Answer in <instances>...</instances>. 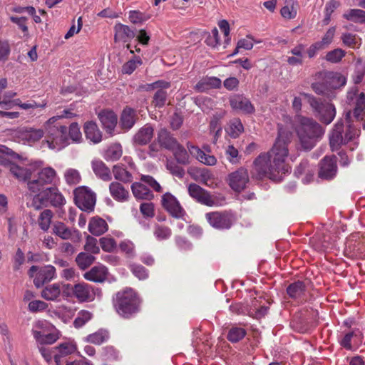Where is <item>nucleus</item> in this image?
Returning <instances> with one entry per match:
<instances>
[{
    "label": "nucleus",
    "instance_id": "1",
    "mask_svg": "<svg viewBox=\"0 0 365 365\" xmlns=\"http://www.w3.org/2000/svg\"><path fill=\"white\" fill-rule=\"evenodd\" d=\"M56 178V170L47 167L41 169L38 173V176L28 182L27 189L33 195L31 202H28L29 207L38 210L42 208L46 201H49L54 207H61L66 203L65 197L57 187H47Z\"/></svg>",
    "mask_w": 365,
    "mask_h": 365
},
{
    "label": "nucleus",
    "instance_id": "2",
    "mask_svg": "<svg viewBox=\"0 0 365 365\" xmlns=\"http://www.w3.org/2000/svg\"><path fill=\"white\" fill-rule=\"evenodd\" d=\"M296 133L301 149L308 151L322 139L324 129L314 119L302 116L299 118Z\"/></svg>",
    "mask_w": 365,
    "mask_h": 365
},
{
    "label": "nucleus",
    "instance_id": "3",
    "mask_svg": "<svg viewBox=\"0 0 365 365\" xmlns=\"http://www.w3.org/2000/svg\"><path fill=\"white\" fill-rule=\"evenodd\" d=\"M292 134L289 130L282 128H279L278 136L269 151L267 152L272 156L274 166L282 173L289 171L285 161L289 155L288 144L291 142Z\"/></svg>",
    "mask_w": 365,
    "mask_h": 365
},
{
    "label": "nucleus",
    "instance_id": "4",
    "mask_svg": "<svg viewBox=\"0 0 365 365\" xmlns=\"http://www.w3.org/2000/svg\"><path fill=\"white\" fill-rule=\"evenodd\" d=\"M56 118H50L43 125L46 133L43 145L52 150H61L70 144L68 129L65 125H57Z\"/></svg>",
    "mask_w": 365,
    "mask_h": 365
},
{
    "label": "nucleus",
    "instance_id": "5",
    "mask_svg": "<svg viewBox=\"0 0 365 365\" xmlns=\"http://www.w3.org/2000/svg\"><path fill=\"white\" fill-rule=\"evenodd\" d=\"M281 170L274 166L272 156L267 153L259 154L254 160L252 170V178L262 179L267 178L277 180Z\"/></svg>",
    "mask_w": 365,
    "mask_h": 365
},
{
    "label": "nucleus",
    "instance_id": "6",
    "mask_svg": "<svg viewBox=\"0 0 365 365\" xmlns=\"http://www.w3.org/2000/svg\"><path fill=\"white\" fill-rule=\"evenodd\" d=\"M0 165L8 168L10 173L18 180L27 181V183L38 176L37 168L40 166L37 163H30L23 160L11 163L6 160H0Z\"/></svg>",
    "mask_w": 365,
    "mask_h": 365
},
{
    "label": "nucleus",
    "instance_id": "7",
    "mask_svg": "<svg viewBox=\"0 0 365 365\" xmlns=\"http://www.w3.org/2000/svg\"><path fill=\"white\" fill-rule=\"evenodd\" d=\"M115 307L123 317H129L139 309L140 300L132 289H127L116 294Z\"/></svg>",
    "mask_w": 365,
    "mask_h": 365
},
{
    "label": "nucleus",
    "instance_id": "8",
    "mask_svg": "<svg viewBox=\"0 0 365 365\" xmlns=\"http://www.w3.org/2000/svg\"><path fill=\"white\" fill-rule=\"evenodd\" d=\"M303 96L307 99V103L313 109L315 116L322 123L329 125L333 121L336 115V109L332 103L322 101L309 94H303Z\"/></svg>",
    "mask_w": 365,
    "mask_h": 365
},
{
    "label": "nucleus",
    "instance_id": "9",
    "mask_svg": "<svg viewBox=\"0 0 365 365\" xmlns=\"http://www.w3.org/2000/svg\"><path fill=\"white\" fill-rule=\"evenodd\" d=\"M76 205L83 211L91 212L96 204L95 193L86 186H81L73 191Z\"/></svg>",
    "mask_w": 365,
    "mask_h": 365
},
{
    "label": "nucleus",
    "instance_id": "10",
    "mask_svg": "<svg viewBox=\"0 0 365 365\" xmlns=\"http://www.w3.org/2000/svg\"><path fill=\"white\" fill-rule=\"evenodd\" d=\"M349 104L354 106V115L357 120H363L365 116V92H361L357 87L351 88L347 92Z\"/></svg>",
    "mask_w": 365,
    "mask_h": 365
},
{
    "label": "nucleus",
    "instance_id": "11",
    "mask_svg": "<svg viewBox=\"0 0 365 365\" xmlns=\"http://www.w3.org/2000/svg\"><path fill=\"white\" fill-rule=\"evenodd\" d=\"M29 275L34 279L35 286L38 288L55 278L56 269L51 265L41 267L32 266L29 270Z\"/></svg>",
    "mask_w": 365,
    "mask_h": 365
},
{
    "label": "nucleus",
    "instance_id": "12",
    "mask_svg": "<svg viewBox=\"0 0 365 365\" xmlns=\"http://www.w3.org/2000/svg\"><path fill=\"white\" fill-rule=\"evenodd\" d=\"M74 297L81 302H93L101 294L100 289L85 282L75 284L72 287Z\"/></svg>",
    "mask_w": 365,
    "mask_h": 365
},
{
    "label": "nucleus",
    "instance_id": "13",
    "mask_svg": "<svg viewBox=\"0 0 365 365\" xmlns=\"http://www.w3.org/2000/svg\"><path fill=\"white\" fill-rule=\"evenodd\" d=\"M249 174L246 168L241 167L237 170L230 173L227 181L229 186L236 192H241L244 190L249 182Z\"/></svg>",
    "mask_w": 365,
    "mask_h": 365
},
{
    "label": "nucleus",
    "instance_id": "14",
    "mask_svg": "<svg viewBox=\"0 0 365 365\" xmlns=\"http://www.w3.org/2000/svg\"><path fill=\"white\" fill-rule=\"evenodd\" d=\"M209 224L218 230L229 229L232 226V215L227 212H211L205 215Z\"/></svg>",
    "mask_w": 365,
    "mask_h": 365
},
{
    "label": "nucleus",
    "instance_id": "15",
    "mask_svg": "<svg viewBox=\"0 0 365 365\" xmlns=\"http://www.w3.org/2000/svg\"><path fill=\"white\" fill-rule=\"evenodd\" d=\"M53 233L63 240H71L73 242L78 243L81 240V234L78 230L71 229L61 222L54 223Z\"/></svg>",
    "mask_w": 365,
    "mask_h": 365
},
{
    "label": "nucleus",
    "instance_id": "16",
    "mask_svg": "<svg viewBox=\"0 0 365 365\" xmlns=\"http://www.w3.org/2000/svg\"><path fill=\"white\" fill-rule=\"evenodd\" d=\"M124 160L127 162L128 168L125 167L121 163L117 164L113 168V174L115 180L126 183L131 182L133 180L130 170L134 168V163L130 158H125Z\"/></svg>",
    "mask_w": 365,
    "mask_h": 365
},
{
    "label": "nucleus",
    "instance_id": "17",
    "mask_svg": "<svg viewBox=\"0 0 365 365\" xmlns=\"http://www.w3.org/2000/svg\"><path fill=\"white\" fill-rule=\"evenodd\" d=\"M162 204L163 207L174 217L180 218L184 215V210L178 200L170 193L166 192L163 195Z\"/></svg>",
    "mask_w": 365,
    "mask_h": 365
},
{
    "label": "nucleus",
    "instance_id": "18",
    "mask_svg": "<svg viewBox=\"0 0 365 365\" xmlns=\"http://www.w3.org/2000/svg\"><path fill=\"white\" fill-rule=\"evenodd\" d=\"M364 338L363 331L359 329H355L344 335L340 341V344L346 349L351 350L354 346L358 347L363 342Z\"/></svg>",
    "mask_w": 365,
    "mask_h": 365
},
{
    "label": "nucleus",
    "instance_id": "19",
    "mask_svg": "<svg viewBox=\"0 0 365 365\" xmlns=\"http://www.w3.org/2000/svg\"><path fill=\"white\" fill-rule=\"evenodd\" d=\"M188 192L192 198L203 205L212 206L215 203L210 194L197 184H190L188 186Z\"/></svg>",
    "mask_w": 365,
    "mask_h": 365
},
{
    "label": "nucleus",
    "instance_id": "20",
    "mask_svg": "<svg viewBox=\"0 0 365 365\" xmlns=\"http://www.w3.org/2000/svg\"><path fill=\"white\" fill-rule=\"evenodd\" d=\"M46 102L38 103L34 100H29L26 102H22L20 98H14L13 101H9L6 110L11 109L16 106L21 109L32 113L33 111L37 108L43 109L46 106Z\"/></svg>",
    "mask_w": 365,
    "mask_h": 365
},
{
    "label": "nucleus",
    "instance_id": "21",
    "mask_svg": "<svg viewBox=\"0 0 365 365\" xmlns=\"http://www.w3.org/2000/svg\"><path fill=\"white\" fill-rule=\"evenodd\" d=\"M319 176L324 179H331L336 173V164L335 157L326 156L319 165Z\"/></svg>",
    "mask_w": 365,
    "mask_h": 365
},
{
    "label": "nucleus",
    "instance_id": "22",
    "mask_svg": "<svg viewBox=\"0 0 365 365\" xmlns=\"http://www.w3.org/2000/svg\"><path fill=\"white\" fill-rule=\"evenodd\" d=\"M98 118L106 132L112 134L117 124L116 114L112 110H104L98 113Z\"/></svg>",
    "mask_w": 365,
    "mask_h": 365
},
{
    "label": "nucleus",
    "instance_id": "23",
    "mask_svg": "<svg viewBox=\"0 0 365 365\" xmlns=\"http://www.w3.org/2000/svg\"><path fill=\"white\" fill-rule=\"evenodd\" d=\"M187 148L192 155L204 165L213 166L217 163V158L212 155L205 153L200 148L195 145H187Z\"/></svg>",
    "mask_w": 365,
    "mask_h": 365
},
{
    "label": "nucleus",
    "instance_id": "24",
    "mask_svg": "<svg viewBox=\"0 0 365 365\" xmlns=\"http://www.w3.org/2000/svg\"><path fill=\"white\" fill-rule=\"evenodd\" d=\"M109 192L112 197L120 202H124L129 200V191L118 182H112L109 185Z\"/></svg>",
    "mask_w": 365,
    "mask_h": 365
},
{
    "label": "nucleus",
    "instance_id": "25",
    "mask_svg": "<svg viewBox=\"0 0 365 365\" xmlns=\"http://www.w3.org/2000/svg\"><path fill=\"white\" fill-rule=\"evenodd\" d=\"M343 130V123L337 122L329 136V144L332 150H337L341 144L346 143L342 135Z\"/></svg>",
    "mask_w": 365,
    "mask_h": 365
},
{
    "label": "nucleus",
    "instance_id": "26",
    "mask_svg": "<svg viewBox=\"0 0 365 365\" xmlns=\"http://www.w3.org/2000/svg\"><path fill=\"white\" fill-rule=\"evenodd\" d=\"M114 31V39L115 42L126 43L135 36L133 30H131L128 26L120 23L115 25Z\"/></svg>",
    "mask_w": 365,
    "mask_h": 365
},
{
    "label": "nucleus",
    "instance_id": "27",
    "mask_svg": "<svg viewBox=\"0 0 365 365\" xmlns=\"http://www.w3.org/2000/svg\"><path fill=\"white\" fill-rule=\"evenodd\" d=\"M230 105L233 109L245 113H252L255 110L254 106L250 101L242 96H237L232 98L230 99Z\"/></svg>",
    "mask_w": 365,
    "mask_h": 365
},
{
    "label": "nucleus",
    "instance_id": "28",
    "mask_svg": "<svg viewBox=\"0 0 365 365\" xmlns=\"http://www.w3.org/2000/svg\"><path fill=\"white\" fill-rule=\"evenodd\" d=\"M324 81L329 89H336L346 83V77L338 72H327L324 75Z\"/></svg>",
    "mask_w": 365,
    "mask_h": 365
},
{
    "label": "nucleus",
    "instance_id": "29",
    "mask_svg": "<svg viewBox=\"0 0 365 365\" xmlns=\"http://www.w3.org/2000/svg\"><path fill=\"white\" fill-rule=\"evenodd\" d=\"M107 268L103 265L95 266L88 272L84 273L83 277L86 279L94 282H102L107 277Z\"/></svg>",
    "mask_w": 365,
    "mask_h": 365
},
{
    "label": "nucleus",
    "instance_id": "30",
    "mask_svg": "<svg viewBox=\"0 0 365 365\" xmlns=\"http://www.w3.org/2000/svg\"><path fill=\"white\" fill-rule=\"evenodd\" d=\"M158 141L160 146L171 151L179 144L178 140L166 129H161L158 132Z\"/></svg>",
    "mask_w": 365,
    "mask_h": 365
},
{
    "label": "nucleus",
    "instance_id": "31",
    "mask_svg": "<svg viewBox=\"0 0 365 365\" xmlns=\"http://www.w3.org/2000/svg\"><path fill=\"white\" fill-rule=\"evenodd\" d=\"M294 173L297 177L304 175L302 178V181L306 184L312 181L314 175V168L311 166L307 160H303L296 168Z\"/></svg>",
    "mask_w": 365,
    "mask_h": 365
},
{
    "label": "nucleus",
    "instance_id": "32",
    "mask_svg": "<svg viewBox=\"0 0 365 365\" xmlns=\"http://www.w3.org/2000/svg\"><path fill=\"white\" fill-rule=\"evenodd\" d=\"M86 138L93 143H98L102 140V134L96 123L93 121L86 122L83 126Z\"/></svg>",
    "mask_w": 365,
    "mask_h": 365
},
{
    "label": "nucleus",
    "instance_id": "33",
    "mask_svg": "<svg viewBox=\"0 0 365 365\" xmlns=\"http://www.w3.org/2000/svg\"><path fill=\"white\" fill-rule=\"evenodd\" d=\"M108 230L107 222L99 217H92L88 223V231L93 235L100 236Z\"/></svg>",
    "mask_w": 365,
    "mask_h": 365
},
{
    "label": "nucleus",
    "instance_id": "34",
    "mask_svg": "<svg viewBox=\"0 0 365 365\" xmlns=\"http://www.w3.org/2000/svg\"><path fill=\"white\" fill-rule=\"evenodd\" d=\"M153 128L150 125H145L141 128L134 135L133 141L138 145L148 143L153 136Z\"/></svg>",
    "mask_w": 365,
    "mask_h": 365
},
{
    "label": "nucleus",
    "instance_id": "35",
    "mask_svg": "<svg viewBox=\"0 0 365 365\" xmlns=\"http://www.w3.org/2000/svg\"><path fill=\"white\" fill-rule=\"evenodd\" d=\"M94 173L104 181L111 180V174L108 168L101 160H93L91 163Z\"/></svg>",
    "mask_w": 365,
    "mask_h": 365
},
{
    "label": "nucleus",
    "instance_id": "36",
    "mask_svg": "<svg viewBox=\"0 0 365 365\" xmlns=\"http://www.w3.org/2000/svg\"><path fill=\"white\" fill-rule=\"evenodd\" d=\"M221 80L217 77H206L200 80L195 86L199 92H203L211 88H218L221 86Z\"/></svg>",
    "mask_w": 365,
    "mask_h": 365
},
{
    "label": "nucleus",
    "instance_id": "37",
    "mask_svg": "<svg viewBox=\"0 0 365 365\" xmlns=\"http://www.w3.org/2000/svg\"><path fill=\"white\" fill-rule=\"evenodd\" d=\"M61 293V285L54 283L45 287L41 291V296L47 301H58Z\"/></svg>",
    "mask_w": 365,
    "mask_h": 365
},
{
    "label": "nucleus",
    "instance_id": "38",
    "mask_svg": "<svg viewBox=\"0 0 365 365\" xmlns=\"http://www.w3.org/2000/svg\"><path fill=\"white\" fill-rule=\"evenodd\" d=\"M20 134L23 140L31 143L41 139L44 135V131L42 129L25 128L21 130Z\"/></svg>",
    "mask_w": 365,
    "mask_h": 365
},
{
    "label": "nucleus",
    "instance_id": "39",
    "mask_svg": "<svg viewBox=\"0 0 365 365\" xmlns=\"http://www.w3.org/2000/svg\"><path fill=\"white\" fill-rule=\"evenodd\" d=\"M131 190L134 197L138 200H151L153 197L150 189L141 182H133Z\"/></svg>",
    "mask_w": 365,
    "mask_h": 365
},
{
    "label": "nucleus",
    "instance_id": "40",
    "mask_svg": "<svg viewBox=\"0 0 365 365\" xmlns=\"http://www.w3.org/2000/svg\"><path fill=\"white\" fill-rule=\"evenodd\" d=\"M59 354L54 355V359L57 365H60L61 358L74 353L76 349V344L74 341H66L56 347Z\"/></svg>",
    "mask_w": 365,
    "mask_h": 365
},
{
    "label": "nucleus",
    "instance_id": "41",
    "mask_svg": "<svg viewBox=\"0 0 365 365\" xmlns=\"http://www.w3.org/2000/svg\"><path fill=\"white\" fill-rule=\"evenodd\" d=\"M298 4L295 0H285L284 6L281 9V14L284 19H294L297 14Z\"/></svg>",
    "mask_w": 365,
    "mask_h": 365
},
{
    "label": "nucleus",
    "instance_id": "42",
    "mask_svg": "<svg viewBox=\"0 0 365 365\" xmlns=\"http://www.w3.org/2000/svg\"><path fill=\"white\" fill-rule=\"evenodd\" d=\"M135 122V110L130 108H125L120 117V123L123 128H131Z\"/></svg>",
    "mask_w": 365,
    "mask_h": 365
},
{
    "label": "nucleus",
    "instance_id": "43",
    "mask_svg": "<svg viewBox=\"0 0 365 365\" xmlns=\"http://www.w3.org/2000/svg\"><path fill=\"white\" fill-rule=\"evenodd\" d=\"M53 216V212L48 209H46L40 213L38 217V224L42 230L47 231L50 228Z\"/></svg>",
    "mask_w": 365,
    "mask_h": 365
},
{
    "label": "nucleus",
    "instance_id": "44",
    "mask_svg": "<svg viewBox=\"0 0 365 365\" xmlns=\"http://www.w3.org/2000/svg\"><path fill=\"white\" fill-rule=\"evenodd\" d=\"M246 330L237 326H232L228 331L227 339L232 343L242 340L246 336Z\"/></svg>",
    "mask_w": 365,
    "mask_h": 365
},
{
    "label": "nucleus",
    "instance_id": "45",
    "mask_svg": "<svg viewBox=\"0 0 365 365\" xmlns=\"http://www.w3.org/2000/svg\"><path fill=\"white\" fill-rule=\"evenodd\" d=\"M109 338V334L107 331L100 329L98 331L91 334L86 336V341L100 345L102 343L106 341Z\"/></svg>",
    "mask_w": 365,
    "mask_h": 365
},
{
    "label": "nucleus",
    "instance_id": "46",
    "mask_svg": "<svg viewBox=\"0 0 365 365\" xmlns=\"http://www.w3.org/2000/svg\"><path fill=\"white\" fill-rule=\"evenodd\" d=\"M346 19L356 23L365 22V11L361 9H349L343 14Z\"/></svg>",
    "mask_w": 365,
    "mask_h": 365
},
{
    "label": "nucleus",
    "instance_id": "47",
    "mask_svg": "<svg viewBox=\"0 0 365 365\" xmlns=\"http://www.w3.org/2000/svg\"><path fill=\"white\" fill-rule=\"evenodd\" d=\"M95 259L92 255L82 252L77 255L76 262L79 268L84 270L93 263Z\"/></svg>",
    "mask_w": 365,
    "mask_h": 365
},
{
    "label": "nucleus",
    "instance_id": "48",
    "mask_svg": "<svg viewBox=\"0 0 365 365\" xmlns=\"http://www.w3.org/2000/svg\"><path fill=\"white\" fill-rule=\"evenodd\" d=\"M305 286L303 282L298 281L292 283L287 289V292L291 298H299L304 292Z\"/></svg>",
    "mask_w": 365,
    "mask_h": 365
},
{
    "label": "nucleus",
    "instance_id": "49",
    "mask_svg": "<svg viewBox=\"0 0 365 365\" xmlns=\"http://www.w3.org/2000/svg\"><path fill=\"white\" fill-rule=\"evenodd\" d=\"M243 130V125L240 120L235 118L230 121L228 128H227V133L232 138H235L242 133Z\"/></svg>",
    "mask_w": 365,
    "mask_h": 365
},
{
    "label": "nucleus",
    "instance_id": "50",
    "mask_svg": "<svg viewBox=\"0 0 365 365\" xmlns=\"http://www.w3.org/2000/svg\"><path fill=\"white\" fill-rule=\"evenodd\" d=\"M365 74V63L361 59H358L355 65L354 73L352 76L353 81L355 84L360 83L364 79Z\"/></svg>",
    "mask_w": 365,
    "mask_h": 365
},
{
    "label": "nucleus",
    "instance_id": "51",
    "mask_svg": "<svg viewBox=\"0 0 365 365\" xmlns=\"http://www.w3.org/2000/svg\"><path fill=\"white\" fill-rule=\"evenodd\" d=\"M64 178L67 184L73 185L80 182L81 176L78 170L73 168H68L64 173Z\"/></svg>",
    "mask_w": 365,
    "mask_h": 365
},
{
    "label": "nucleus",
    "instance_id": "52",
    "mask_svg": "<svg viewBox=\"0 0 365 365\" xmlns=\"http://www.w3.org/2000/svg\"><path fill=\"white\" fill-rule=\"evenodd\" d=\"M68 137L73 143H79L82 140V134L77 123H72L68 128Z\"/></svg>",
    "mask_w": 365,
    "mask_h": 365
},
{
    "label": "nucleus",
    "instance_id": "53",
    "mask_svg": "<svg viewBox=\"0 0 365 365\" xmlns=\"http://www.w3.org/2000/svg\"><path fill=\"white\" fill-rule=\"evenodd\" d=\"M166 88H158L155 93L153 98V104L155 107H163L167 101L168 93L165 91Z\"/></svg>",
    "mask_w": 365,
    "mask_h": 365
},
{
    "label": "nucleus",
    "instance_id": "54",
    "mask_svg": "<svg viewBox=\"0 0 365 365\" xmlns=\"http://www.w3.org/2000/svg\"><path fill=\"white\" fill-rule=\"evenodd\" d=\"M172 152L176 159V160L182 165L188 163L189 155L186 150L179 143L178 146L174 148Z\"/></svg>",
    "mask_w": 365,
    "mask_h": 365
},
{
    "label": "nucleus",
    "instance_id": "55",
    "mask_svg": "<svg viewBox=\"0 0 365 365\" xmlns=\"http://www.w3.org/2000/svg\"><path fill=\"white\" fill-rule=\"evenodd\" d=\"M143 63L142 60L139 57H135L127 61L122 66V72L125 74H131L138 66Z\"/></svg>",
    "mask_w": 365,
    "mask_h": 365
},
{
    "label": "nucleus",
    "instance_id": "56",
    "mask_svg": "<svg viewBox=\"0 0 365 365\" xmlns=\"http://www.w3.org/2000/svg\"><path fill=\"white\" fill-rule=\"evenodd\" d=\"M346 55V52L341 48H335L329 51L325 57V59L331 63H339Z\"/></svg>",
    "mask_w": 365,
    "mask_h": 365
},
{
    "label": "nucleus",
    "instance_id": "57",
    "mask_svg": "<svg viewBox=\"0 0 365 365\" xmlns=\"http://www.w3.org/2000/svg\"><path fill=\"white\" fill-rule=\"evenodd\" d=\"M93 317V314L87 310H81L78 313L77 317L73 322L75 327L80 328L88 322Z\"/></svg>",
    "mask_w": 365,
    "mask_h": 365
},
{
    "label": "nucleus",
    "instance_id": "58",
    "mask_svg": "<svg viewBox=\"0 0 365 365\" xmlns=\"http://www.w3.org/2000/svg\"><path fill=\"white\" fill-rule=\"evenodd\" d=\"M122 147L120 144H113L106 150V158L111 160H117L122 155Z\"/></svg>",
    "mask_w": 365,
    "mask_h": 365
},
{
    "label": "nucleus",
    "instance_id": "59",
    "mask_svg": "<svg viewBox=\"0 0 365 365\" xmlns=\"http://www.w3.org/2000/svg\"><path fill=\"white\" fill-rule=\"evenodd\" d=\"M129 20L133 24H142L144 21H146L150 18V16L145 13H142L138 11H130L129 12Z\"/></svg>",
    "mask_w": 365,
    "mask_h": 365
},
{
    "label": "nucleus",
    "instance_id": "60",
    "mask_svg": "<svg viewBox=\"0 0 365 365\" xmlns=\"http://www.w3.org/2000/svg\"><path fill=\"white\" fill-rule=\"evenodd\" d=\"M97 242L98 241L95 237L88 235L86 239L84 250L91 254H98L100 252V248Z\"/></svg>",
    "mask_w": 365,
    "mask_h": 365
},
{
    "label": "nucleus",
    "instance_id": "61",
    "mask_svg": "<svg viewBox=\"0 0 365 365\" xmlns=\"http://www.w3.org/2000/svg\"><path fill=\"white\" fill-rule=\"evenodd\" d=\"M225 154L227 155V160L232 164L236 165L240 163V157L239 155L238 150L235 148L232 145L227 146L225 150Z\"/></svg>",
    "mask_w": 365,
    "mask_h": 365
},
{
    "label": "nucleus",
    "instance_id": "62",
    "mask_svg": "<svg viewBox=\"0 0 365 365\" xmlns=\"http://www.w3.org/2000/svg\"><path fill=\"white\" fill-rule=\"evenodd\" d=\"M11 53L9 43L6 39L0 38V62L4 63L9 58Z\"/></svg>",
    "mask_w": 365,
    "mask_h": 365
},
{
    "label": "nucleus",
    "instance_id": "63",
    "mask_svg": "<svg viewBox=\"0 0 365 365\" xmlns=\"http://www.w3.org/2000/svg\"><path fill=\"white\" fill-rule=\"evenodd\" d=\"M205 43L212 48H217L220 45L219 33L217 28L212 29L211 32L207 34Z\"/></svg>",
    "mask_w": 365,
    "mask_h": 365
},
{
    "label": "nucleus",
    "instance_id": "64",
    "mask_svg": "<svg viewBox=\"0 0 365 365\" xmlns=\"http://www.w3.org/2000/svg\"><path fill=\"white\" fill-rule=\"evenodd\" d=\"M341 40L344 45L351 48H355L357 45L360 44V38H359L356 35L351 33L343 34Z\"/></svg>",
    "mask_w": 365,
    "mask_h": 365
}]
</instances>
